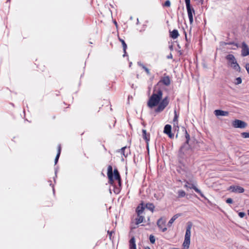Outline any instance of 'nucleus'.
<instances>
[{"label":"nucleus","instance_id":"obj_42","mask_svg":"<svg viewBox=\"0 0 249 249\" xmlns=\"http://www.w3.org/2000/svg\"><path fill=\"white\" fill-rule=\"evenodd\" d=\"M172 57V54H170V56H168V57H167L168 58H171Z\"/></svg>","mask_w":249,"mask_h":249},{"label":"nucleus","instance_id":"obj_37","mask_svg":"<svg viewBox=\"0 0 249 249\" xmlns=\"http://www.w3.org/2000/svg\"><path fill=\"white\" fill-rule=\"evenodd\" d=\"M185 2L186 3V5H191L190 4V0H185Z\"/></svg>","mask_w":249,"mask_h":249},{"label":"nucleus","instance_id":"obj_13","mask_svg":"<svg viewBox=\"0 0 249 249\" xmlns=\"http://www.w3.org/2000/svg\"><path fill=\"white\" fill-rule=\"evenodd\" d=\"M191 228H192V225L191 224L188 225V226H187V227L186 228V232H185V238H184L190 239Z\"/></svg>","mask_w":249,"mask_h":249},{"label":"nucleus","instance_id":"obj_21","mask_svg":"<svg viewBox=\"0 0 249 249\" xmlns=\"http://www.w3.org/2000/svg\"><path fill=\"white\" fill-rule=\"evenodd\" d=\"M171 132V126L169 124H166L164 126V132L166 134H169Z\"/></svg>","mask_w":249,"mask_h":249},{"label":"nucleus","instance_id":"obj_3","mask_svg":"<svg viewBox=\"0 0 249 249\" xmlns=\"http://www.w3.org/2000/svg\"><path fill=\"white\" fill-rule=\"evenodd\" d=\"M226 59L228 61V65L230 66L232 69H233L235 71H239L240 70V68L238 63H237V61L235 58L234 56L231 54H229L227 55L226 57Z\"/></svg>","mask_w":249,"mask_h":249},{"label":"nucleus","instance_id":"obj_25","mask_svg":"<svg viewBox=\"0 0 249 249\" xmlns=\"http://www.w3.org/2000/svg\"><path fill=\"white\" fill-rule=\"evenodd\" d=\"M60 153H61V145L59 144L58 146V152H57V154L55 157V161H54L55 164L57 163V162L58 161V159H59L60 155Z\"/></svg>","mask_w":249,"mask_h":249},{"label":"nucleus","instance_id":"obj_11","mask_svg":"<svg viewBox=\"0 0 249 249\" xmlns=\"http://www.w3.org/2000/svg\"><path fill=\"white\" fill-rule=\"evenodd\" d=\"M214 113L215 116H226L229 115V112L228 111H223L222 110L217 109L214 110Z\"/></svg>","mask_w":249,"mask_h":249},{"label":"nucleus","instance_id":"obj_26","mask_svg":"<svg viewBox=\"0 0 249 249\" xmlns=\"http://www.w3.org/2000/svg\"><path fill=\"white\" fill-rule=\"evenodd\" d=\"M178 197L180 198V197H183L185 196L186 195V193L183 190H180L178 191Z\"/></svg>","mask_w":249,"mask_h":249},{"label":"nucleus","instance_id":"obj_24","mask_svg":"<svg viewBox=\"0 0 249 249\" xmlns=\"http://www.w3.org/2000/svg\"><path fill=\"white\" fill-rule=\"evenodd\" d=\"M138 65L139 66H140V67H141L143 70H144V71H145V72H146V73L148 75H150V72L149 70L147 68L145 67L143 64H142L141 62H138Z\"/></svg>","mask_w":249,"mask_h":249},{"label":"nucleus","instance_id":"obj_31","mask_svg":"<svg viewBox=\"0 0 249 249\" xmlns=\"http://www.w3.org/2000/svg\"><path fill=\"white\" fill-rule=\"evenodd\" d=\"M242 82V79L240 77L237 78L235 80V84L236 85H238L239 84H241Z\"/></svg>","mask_w":249,"mask_h":249},{"label":"nucleus","instance_id":"obj_20","mask_svg":"<svg viewBox=\"0 0 249 249\" xmlns=\"http://www.w3.org/2000/svg\"><path fill=\"white\" fill-rule=\"evenodd\" d=\"M143 219L144 217L142 215V214L140 215L139 216L137 215V217L135 219L136 224L138 225L142 223L143 221Z\"/></svg>","mask_w":249,"mask_h":249},{"label":"nucleus","instance_id":"obj_1","mask_svg":"<svg viewBox=\"0 0 249 249\" xmlns=\"http://www.w3.org/2000/svg\"><path fill=\"white\" fill-rule=\"evenodd\" d=\"M162 90L155 86L154 88L153 93L147 102V106L150 108H153L157 107L155 109V111L157 113L162 112L168 105L169 103V99L168 96H166L162 99Z\"/></svg>","mask_w":249,"mask_h":249},{"label":"nucleus","instance_id":"obj_35","mask_svg":"<svg viewBox=\"0 0 249 249\" xmlns=\"http://www.w3.org/2000/svg\"><path fill=\"white\" fill-rule=\"evenodd\" d=\"M238 215L240 217L243 218L245 216V213L243 212H240L239 213Z\"/></svg>","mask_w":249,"mask_h":249},{"label":"nucleus","instance_id":"obj_30","mask_svg":"<svg viewBox=\"0 0 249 249\" xmlns=\"http://www.w3.org/2000/svg\"><path fill=\"white\" fill-rule=\"evenodd\" d=\"M149 240L150 242L152 244H154L155 242V236L153 235H150L149 237Z\"/></svg>","mask_w":249,"mask_h":249},{"label":"nucleus","instance_id":"obj_16","mask_svg":"<svg viewBox=\"0 0 249 249\" xmlns=\"http://www.w3.org/2000/svg\"><path fill=\"white\" fill-rule=\"evenodd\" d=\"M129 249H136V246L135 244V239L134 237H132L129 241Z\"/></svg>","mask_w":249,"mask_h":249},{"label":"nucleus","instance_id":"obj_19","mask_svg":"<svg viewBox=\"0 0 249 249\" xmlns=\"http://www.w3.org/2000/svg\"><path fill=\"white\" fill-rule=\"evenodd\" d=\"M190 244V239L184 238V241L183 243V247L184 249H188Z\"/></svg>","mask_w":249,"mask_h":249},{"label":"nucleus","instance_id":"obj_4","mask_svg":"<svg viewBox=\"0 0 249 249\" xmlns=\"http://www.w3.org/2000/svg\"><path fill=\"white\" fill-rule=\"evenodd\" d=\"M192 153V149L190 148L188 143H184L182 145L179 150V155L182 158H184V157H187Z\"/></svg>","mask_w":249,"mask_h":249},{"label":"nucleus","instance_id":"obj_15","mask_svg":"<svg viewBox=\"0 0 249 249\" xmlns=\"http://www.w3.org/2000/svg\"><path fill=\"white\" fill-rule=\"evenodd\" d=\"M179 36L178 31L176 29L170 31V36L173 39H176Z\"/></svg>","mask_w":249,"mask_h":249},{"label":"nucleus","instance_id":"obj_27","mask_svg":"<svg viewBox=\"0 0 249 249\" xmlns=\"http://www.w3.org/2000/svg\"><path fill=\"white\" fill-rule=\"evenodd\" d=\"M146 207L147 209H148L152 212L153 211V210L155 208V206L152 203L147 204L146 205Z\"/></svg>","mask_w":249,"mask_h":249},{"label":"nucleus","instance_id":"obj_2","mask_svg":"<svg viewBox=\"0 0 249 249\" xmlns=\"http://www.w3.org/2000/svg\"><path fill=\"white\" fill-rule=\"evenodd\" d=\"M107 176L108 178L109 183L113 185L115 180L117 181L119 186H121V177L117 169L114 170V176L112 172V167L109 165L107 168Z\"/></svg>","mask_w":249,"mask_h":249},{"label":"nucleus","instance_id":"obj_9","mask_svg":"<svg viewBox=\"0 0 249 249\" xmlns=\"http://www.w3.org/2000/svg\"><path fill=\"white\" fill-rule=\"evenodd\" d=\"M160 83L163 84L165 86H169L170 84V79L169 77L168 76H166L161 78L156 86L158 87V85Z\"/></svg>","mask_w":249,"mask_h":249},{"label":"nucleus","instance_id":"obj_5","mask_svg":"<svg viewBox=\"0 0 249 249\" xmlns=\"http://www.w3.org/2000/svg\"><path fill=\"white\" fill-rule=\"evenodd\" d=\"M184 182H185V184L184 185L185 188L186 189H193L196 193L199 194L201 197L206 199L202 192L196 187L195 183H192L191 181H189L187 180H185Z\"/></svg>","mask_w":249,"mask_h":249},{"label":"nucleus","instance_id":"obj_28","mask_svg":"<svg viewBox=\"0 0 249 249\" xmlns=\"http://www.w3.org/2000/svg\"><path fill=\"white\" fill-rule=\"evenodd\" d=\"M185 138L186 139V142L185 143H188L189 141L190 140V135L186 129L185 130Z\"/></svg>","mask_w":249,"mask_h":249},{"label":"nucleus","instance_id":"obj_36","mask_svg":"<svg viewBox=\"0 0 249 249\" xmlns=\"http://www.w3.org/2000/svg\"><path fill=\"white\" fill-rule=\"evenodd\" d=\"M173 124L174 127H177V128H178V121L173 122Z\"/></svg>","mask_w":249,"mask_h":249},{"label":"nucleus","instance_id":"obj_17","mask_svg":"<svg viewBox=\"0 0 249 249\" xmlns=\"http://www.w3.org/2000/svg\"><path fill=\"white\" fill-rule=\"evenodd\" d=\"M181 215L180 214L178 213L175 215H174L169 220L168 223V226L169 227H170L172 223L175 221V220H176L179 216Z\"/></svg>","mask_w":249,"mask_h":249},{"label":"nucleus","instance_id":"obj_34","mask_svg":"<svg viewBox=\"0 0 249 249\" xmlns=\"http://www.w3.org/2000/svg\"><path fill=\"white\" fill-rule=\"evenodd\" d=\"M233 202V200L231 198H228L227 200H226V202L227 203H229V204H231V203H232Z\"/></svg>","mask_w":249,"mask_h":249},{"label":"nucleus","instance_id":"obj_7","mask_svg":"<svg viewBox=\"0 0 249 249\" xmlns=\"http://www.w3.org/2000/svg\"><path fill=\"white\" fill-rule=\"evenodd\" d=\"M186 9L190 24L193 22V14H195L194 9L191 5H187Z\"/></svg>","mask_w":249,"mask_h":249},{"label":"nucleus","instance_id":"obj_23","mask_svg":"<svg viewBox=\"0 0 249 249\" xmlns=\"http://www.w3.org/2000/svg\"><path fill=\"white\" fill-rule=\"evenodd\" d=\"M119 40L120 42H121L122 44V45H123V50H124V54L123 55L124 56L125 55V54H126V49L127 48V45L126 44V43H125L123 39H121L120 38H119Z\"/></svg>","mask_w":249,"mask_h":249},{"label":"nucleus","instance_id":"obj_40","mask_svg":"<svg viewBox=\"0 0 249 249\" xmlns=\"http://www.w3.org/2000/svg\"><path fill=\"white\" fill-rule=\"evenodd\" d=\"M246 69L248 71V73H249V65L248 64H247L246 65Z\"/></svg>","mask_w":249,"mask_h":249},{"label":"nucleus","instance_id":"obj_10","mask_svg":"<svg viewBox=\"0 0 249 249\" xmlns=\"http://www.w3.org/2000/svg\"><path fill=\"white\" fill-rule=\"evenodd\" d=\"M165 222L162 220V218L159 219L157 221V225L158 227L162 231L164 232L167 230V228L164 227Z\"/></svg>","mask_w":249,"mask_h":249},{"label":"nucleus","instance_id":"obj_43","mask_svg":"<svg viewBox=\"0 0 249 249\" xmlns=\"http://www.w3.org/2000/svg\"><path fill=\"white\" fill-rule=\"evenodd\" d=\"M145 249H150V248L149 247H146L145 248Z\"/></svg>","mask_w":249,"mask_h":249},{"label":"nucleus","instance_id":"obj_38","mask_svg":"<svg viewBox=\"0 0 249 249\" xmlns=\"http://www.w3.org/2000/svg\"><path fill=\"white\" fill-rule=\"evenodd\" d=\"M114 233V232L111 231H108V234H109V238L111 239V236H112V234Z\"/></svg>","mask_w":249,"mask_h":249},{"label":"nucleus","instance_id":"obj_12","mask_svg":"<svg viewBox=\"0 0 249 249\" xmlns=\"http://www.w3.org/2000/svg\"><path fill=\"white\" fill-rule=\"evenodd\" d=\"M242 54L243 56H247L249 54V50L248 46L244 43L242 45Z\"/></svg>","mask_w":249,"mask_h":249},{"label":"nucleus","instance_id":"obj_29","mask_svg":"<svg viewBox=\"0 0 249 249\" xmlns=\"http://www.w3.org/2000/svg\"><path fill=\"white\" fill-rule=\"evenodd\" d=\"M174 118L173 119V122L178 121V115L177 114V112L176 110H174Z\"/></svg>","mask_w":249,"mask_h":249},{"label":"nucleus","instance_id":"obj_14","mask_svg":"<svg viewBox=\"0 0 249 249\" xmlns=\"http://www.w3.org/2000/svg\"><path fill=\"white\" fill-rule=\"evenodd\" d=\"M144 210V207L143 206V204L141 203L140 205H139L136 209V213H137V215L139 216L142 214L143 211Z\"/></svg>","mask_w":249,"mask_h":249},{"label":"nucleus","instance_id":"obj_39","mask_svg":"<svg viewBox=\"0 0 249 249\" xmlns=\"http://www.w3.org/2000/svg\"><path fill=\"white\" fill-rule=\"evenodd\" d=\"M246 69L248 71V73H249V65L248 64H247L246 65Z\"/></svg>","mask_w":249,"mask_h":249},{"label":"nucleus","instance_id":"obj_18","mask_svg":"<svg viewBox=\"0 0 249 249\" xmlns=\"http://www.w3.org/2000/svg\"><path fill=\"white\" fill-rule=\"evenodd\" d=\"M142 132L143 138L146 141L147 143H148V142L150 140V135L147 134L146 131L144 129L142 130Z\"/></svg>","mask_w":249,"mask_h":249},{"label":"nucleus","instance_id":"obj_22","mask_svg":"<svg viewBox=\"0 0 249 249\" xmlns=\"http://www.w3.org/2000/svg\"><path fill=\"white\" fill-rule=\"evenodd\" d=\"M122 154L125 157H127L128 153H129V150L127 149L126 147H124L121 149Z\"/></svg>","mask_w":249,"mask_h":249},{"label":"nucleus","instance_id":"obj_33","mask_svg":"<svg viewBox=\"0 0 249 249\" xmlns=\"http://www.w3.org/2000/svg\"><path fill=\"white\" fill-rule=\"evenodd\" d=\"M170 5L171 3L169 0H166L164 4V6L166 7H170Z\"/></svg>","mask_w":249,"mask_h":249},{"label":"nucleus","instance_id":"obj_41","mask_svg":"<svg viewBox=\"0 0 249 249\" xmlns=\"http://www.w3.org/2000/svg\"><path fill=\"white\" fill-rule=\"evenodd\" d=\"M168 135V136L170 138H172L173 137H174V135L173 134L171 133V132H170V133H169V134H167Z\"/></svg>","mask_w":249,"mask_h":249},{"label":"nucleus","instance_id":"obj_32","mask_svg":"<svg viewBox=\"0 0 249 249\" xmlns=\"http://www.w3.org/2000/svg\"><path fill=\"white\" fill-rule=\"evenodd\" d=\"M241 135L243 137L245 138H249V133L243 132L241 133Z\"/></svg>","mask_w":249,"mask_h":249},{"label":"nucleus","instance_id":"obj_6","mask_svg":"<svg viewBox=\"0 0 249 249\" xmlns=\"http://www.w3.org/2000/svg\"><path fill=\"white\" fill-rule=\"evenodd\" d=\"M232 126L235 128H244L246 127L248 124L243 121L236 119L232 123Z\"/></svg>","mask_w":249,"mask_h":249},{"label":"nucleus","instance_id":"obj_8","mask_svg":"<svg viewBox=\"0 0 249 249\" xmlns=\"http://www.w3.org/2000/svg\"><path fill=\"white\" fill-rule=\"evenodd\" d=\"M229 191H231L232 192L236 193H241L244 192V189L243 188L238 186H231L229 189Z\"/></svg>","mask_w":249,"mask_h":249}]
</instances>
